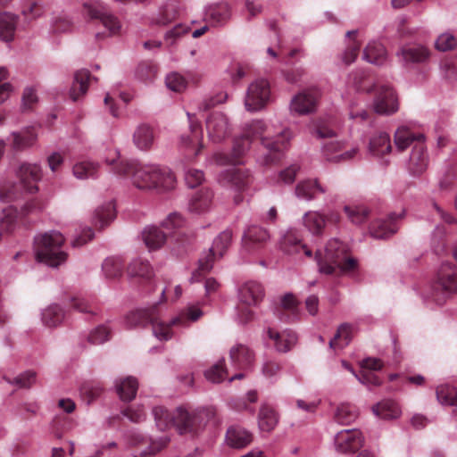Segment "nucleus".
Listing matches in <instances>:
<instances>
[{
  "mask_svg": "<svg viewBox=\"0 0 457 457\" xmlns=\"http://www.w3.org/2000/svg\"><path fill=\"white\" fill-rule=\"evenodd\" d=\"M270 136V129L262 120H253L245 126L244 134L235 139L231 155L217 154L215 161L219 164L240 163V158L249 150L252 142L260 138L262 145L267 150L263 157V164H274L281 159L282 152L287 147L292 133L289 129H284L275 138Z\"/></svg>",
  "mask_w": 457,
  "mask_h": 457,
  "instance_id": "obj_1",
  "label": "nucleus"
},
{
  "mask_svg": "<svg viewBox=\"0 0 457 457\" xmlns=\"http://www.w3.org/2000/svg\"><path fill=\"white\" fill-rule=\"evenodd\" d=\"M156 426L161 430L174 425L179 434L196 435L210 421L216 423V409L213 406L196 409L179 407L173 414L162 406L153 409Z\"/></svg>",
  "mask_w": 457,
  "mask_h": 457,
  "instance_id": "obj_2",
  "label": "nucleus"
},
{
  "mask_svg": "<svg viewBox=\"0 0 457 457\" xmlns=\"http://www.w3.org/2000/svg\"><path fill=\"white\" fill-rule=\"evenodd\" d=\"M348 252L345 243L337 239L328 241L324 253H316L320 271L328 275L353 271L357 268V261L350 257Z\"/></svg>",
  "mask_w": 457,
  "mask_h": 457,
  "instance_id": "obj_3",
  "label": "nucleus"
},
{
  "mask_svg": "<svg viewBox=\"0 0 457 457\" xmlns=\"http://www.w3.org/2000/svg\"><path fill=\"white\" fill-rule=\"evenodd\" d=\"M395 144L399 152L413 145L409 162V170L414 175L424 172L428 166V156L422 134H415L411 129L401 127L395 133Z\"/></svg>",
  "mask_w": 457,
  "mask_h": 457,
  "instance_id": "obj_4",
  "label": "nucleus"
},
{
  "mask_svg": "<svg viewBox=\"0 0 457 457\" xmlns=\"http://www.w3.org/2000/svg\"><path fill=\"white\" fill-rule=\"evenodd\" d=\"M63 236L58 231H50L35 238V253L39 262L50 267L63 263L68 254L62 250L64 244Z\"/></svg>",
  "mask_w": 457,
  "mask_h": 457,
  "instance_id": "obj_5",
  "label": "nucleus"
},
{
  "mask_svg": "<svg viewBox=\"0 0 457 457\" xmlns=\"http://www.w3.org/2000/svg\"><path fill=\"white\" fill-rule=\"evenodd\" d=\"M107 162L112 165V170L120 176H131L133 184L140 189H154V182L153 176L156 170L154 164L140 165L134 160H119L118 162Z\"/></svg>",
  "mask_w": 457,
  "mask_h": 457,
  "instance_id": "obj_6",
  "label": "nucleus"
},
{
  "mask_svg": "<svg viewBox=\"0 0 457 457\" xmlns=\"http://www.w3.org/2000/svg\"><path fill=\"white\" fill-rule=\"evenodd\" d=\"M126 322L129 328L145 327L151 324L154 336L160 340H168L172 336L170 325L159 321L157 304L131 312L127 316Z\"/></svg>",
  "mask_w": 457,
  "mask_h": 457,
  "instance_id": "obj_7",
  "label": "nucleus"
},
{
  "mask_svg": "<svg viewBox=\"0 0 457 457\" xmlns=\"http://www.w3.org/2000/svg\"><path fill=\"white\" fill-rule=\"evenodd\" d=\"M455 293H457V268L450 262L443 263L432 287V300L436 304L443 305Z\"/></svg>",
  "mask_w": 457,
  "mask_h": 457,
  "instance_id": "obj_8",
  "label": "nucleus"
},
{
  "mask_svg": "<svg viewBox=\"0 0 457 457\" xmlns=\"http://www.w3.org/2000/svg\"><path fill=\"white\" fill-rule=\"evenodd\" d=\"M233 231L226 228L213 239L212 247L204 258L199 260L198 270L194 273V278L208 273L213 267L216 260L222 258L232 244Z\"/></svg>",
  "mask_w": 457,
  "mask_h": 457,
  "instance_id": "obj_9",
  "label": "nucleus"
},
{
  "mask_svg": "<svg viewBox=\"0 0 457 457\" xmlns=\"http://www.w3.org/2000/svg\"><path fill=\"white\" fill-rule=\"evenodd\" d=\"M270 84L265 79L253 82L247 90L245 104L249 111H258L264 107L270 100Z\"/></svg>",
  "mask_w": 457,
  "mask_h": 457,
  "instance_id": "obj_10",
  "label": "nucleus"
},
{
  "mask_svg": "<svg viewBox=\"0 0 457 457\" xmlns=\"http://www.w3.org/2000/svg\"><path fill=\"white\" fill-rule=\"evenodd\" d=\"M84 9L92 20H99L111 35H116L120 32V22L115 16L108 12L101 4H85Z\"/></svg>",
  "mask_w": 457,
  "mask_h": 457,
  "instance_id": "obj_11",
  "label": "nucleus"
},
{
  "mask_svg": "<svg viewBox=\"0 0 457 457\" xmlns=\"http://www.w3.org/2000/svg\"><path fill=\"white\" fill-rule=\"evenodd\" d=\"M269 239L270 234L266 228L252 225L243 234L242 246L247 253H254L263 248Z\"/></svg>",
  "mask_w": 457,
  "mask_h": 457,
  "instance_id": "obj_12",
  "label": "nucleus"
},
{
  "mask_svg": "<svg viewBox=\"0 0 457 457\" xmlns=\"http://www.w3.org/2000/svg\"><path fill=\"white\" fill-rule=\"evenodd\" d=\"M364 438L358 429H345L338 432L335 437V445L340 453H354L363 445Z\"/></svg>",
  "mask_w": 457,
  "mask_h": 457,
  "instance_id": "obj_13",
  "label": "nucleus"
},
{
  "mask_svg": "<svg viewBox=\"0 0 457 457\" xmlns=\"http://www.w3.org/2000/svg\"><path fill=\"white\" fill-rule=\"evenodd\" d=\"M374 108L379 114H391L397 111V98L392 87L388 86L377 87Z\"/></svg>",
  "mask_w": 457,
  "mask_h": 457,
  "instance_id": "obj_14",
  "label": "nucleus"
},
{
  "mask_svg": "<svg viewBox=\"0 0 457 457\" xmlns=\"http://www.w3.org/2000/svg\"><path fill=\"white\" fill-rule=\"evenodd\" d=\"M274 314L284 322H294L298 320V302L292 294L285 295L276 305Z\"/></svg>",
  "mask_w": 457,
  "mask_h": 457,
  "instance_id": "obj_15",
  "label": "nucleus"
},
{
  "mask_svg": "<svg viewBox=\"0 0 457 457\" xmlns=\"http://www.w3.org/2000/svg\"><path fill=\"white\" fill-rule=\"evenodd\" d=\"M251 181L248 170L236 167L227 169L220 174V182L237 191H244Z\"/></svg>",
  "mask_w": 457,
  "mask_h": 457,
  "instance_id": "obj_16",
  "label": "nucleus"
},
{
  "mask_svg": "<svg viewBox=\"0 0 457 457\" xmlns=\"http://www.w3.org/2000/svg\"><path fill=\"white\" fill-rule=\"evenodd\" d=\"M319 97L320 92L316 88L303 91L293 98L292 110L300 114L311 112L315 109Z\"/></svg>",
  "mask_w": 457,
  "mask_h": 457,
  "instance_id": "obj_17",
  "label": "nucleus"
},
{
  "mask_svg": "<svg viewBox=\"0 0 457 457\" xmlns=\"http://www.w3.org/2000/svg\"><path fill=\"white\" fill-rule=\"evenodd\" d=\"M229 358L235 369L239 370H247L251 369L254 362V353L247 346L237 344L229 351Z\"/></svg>",
  "mask_w": 457,
  "mask_h": 457,
  "instance_id": "obj_18",
  "label": "nucleus"
},
{
  "mask_svg": "<svg viewBox=\"0 0 457 457\" xmlns=\"http://www.w3.org/2000/svg\"><path fill=\"white\" fill-rule=\"evenodd\" d=\"M403 214H390L386 219H378L370 226V234L374 238L383 239L394 235L397 231L396 220Z\"/></svg>",
  "mask_w": 457,
  "mask_h": 457,
  "instance_id": "obj_19",
  "label": "nucleus"
},
{
  "mask_svg": "<svg viewBox=\"0 0 457 457\" xmlns=\"http://www.w3.org/2000/svg\"><path fill=\"white\" fill-rule=\"evenodd\" d=\"M206 129L212 141H221L228 135V122L227 117L220 112L212 113L206 121Z\"/></svg>",
  "mask_w": 457,
  "mask_h": 457,
  "instance_id": "obj_20",
  "label": "nucleus"
},
{
  "mask_svg": "<svg viewBox=\"0 0 457 457\" xmlns=\"http://www.w3.org/2000/svg\"><path fill=\"white\" fill-rule=\"evenodd\" d=\"M42 176L41 168L37 164L23 163L18 170V177L24 188L29 193L37 190V183Z\"/></svg>",
  "mask_w": 457,
  "mask_h": 457,
  "instance_id": "obj_21",
  "label": "nucleus"
},
{
  "mask_svg": "<svg viewBox=\"0 0 457 457\" xmlns=\"http://www.w3.org/2000/svg\"><path fill=\"white\" fill-rule=\"evenodd\" d=\"M357 148L345 150V145L338 141H329L323 146V154L329 162H339L351 160L357 153Z\"/></svg>",
  "mask_w": 457,
  "mask_h": 457,
  "instance_id": "obj_22",
  "label": "nucleus"
},
{
  "mask_svg": "<svg viewBox=\"0 0 457 457\" xmlns=\"http://www.w3.org/2000/svg\"><path fill=\"white\" fill-rule=\"evenodd\" d=\"M264 296L262 286L256 281L245 283L239 290V301L243 305L255 306Z\"/></svg>",
  "mask_w": 457,
  "mask_h": 457,
  "instance_id": "obj_23",
  "label": "nucleus"
},
{
  "mask_svg": "<svg viewBox=\"0 0 457 457\" xmlns=\"http://www.w3.org/2000/svg\"><path fill=\"white\" fill-rule=\"evenodd\" d=\"M129 445L131 446L147 445L146 450H143L134 457H154L155 453L166 446L167 440L162 438L159 441L153 442L150 438L141 434L134 433L129 436Z\"/></svg>",
  "mask_w": 457,
  "mask_h": 457,
  "instance_id": "obj_24",
  "label": "nucleus"
},
{
  "mask_svg": "<svg viewBox=\"0 0 457 457\" xmlns=\"http://www.w3.org/2000/svg\"><path fill=\"white\" fill-rule=\"evenodd\" d=\"M190 123V136H182L181 143L188 147L190 151L196 156L203 148L202 140V128L200 123L195 119V115L187 113Z\"/></svg>",
  "mask_w": 457,
  "mask_h": 457,
  "instance_id": "obj_25",
  "label": "nucleus"
},
{
  "mask_svg": "<svg viewBox=\"0 0 457 457\" xmlns=\"http://www.w3.org/2000/svg\"><path fill=\"white\" fill-rule=\"evenodd\" d=\"M213 193L209 188H203L195 192L189 202V211L195 213H203L210 210L212 204Z\"/></svg>",
  "mask_w": 457,
  "mask_h": 457,
  "instance_id": "obj_26",
  "label": "nucleus"
},
{
  "mask_svg": "<svg viewBox=\"0 0 457 457\" xmlns=\"http://www.w3.org/2000/svg\"><path fill=\"white\" fill-rule=\"evenodd\" d=\"M326 189L317 179H306L299 182L295 187V195L306 201L314 199L318 194H324Z\"/></svg>",
  "mask_w": 457,
  "mask_h": 457,
  "instance_id": "obj_27",
  "label": "nucleus"
},
{
  "mask_svg": "<svg viewBox=\"0 0 457 457\" xmlns=\"http://www.w3.org/2000/svg\"><path fill=\"white\" fill-rule=\"evenodd\" d=\"M154 141V129L147 124L138 125L133 133V143L140 150H149Z\"/></svg>",
  "mask_w": 457,
  "mask_h": 457,
  "instance_id": "obj_28",
  "label": "nucleus"
},
{
  "mask_svg": "<svg viewBox=\"0 0 457 457\" xmlns=\"http://www.w3.org/2000/svg\"><path fill=\"white\" fill-rule=\"evenodd\" d=\"M268 336L274 341L277 350L283 353L289 351L297 341V336L292 330H285L279 333L269 328Z\"/></svg>",
  "mask_w": 457,
  "mask_h": 457,
  "instance_id": "obj_29",
  "label": "nucleus"
},
{
  "mask_svg": "<svg viewBox=\"0 0 457 457\" xmlns=\"http://www.w3.org/2000/svg\"><path fill=\"white\" fill-rule=\"evenodd\" d=\"M280 248L288 254L298 253L303 250L306 256H312V251L305 245L302 244L301 239L293 231L287 232L283 237L280 242Z\"/></svg>",
  "mask_w": 457,
  "mask_h": 457,
  "instance_id": "obj_30",
  "label": "nucleus"
},
{
  "mask_svg": "<svg viewBox=\"0 0 457 457\" xmlns=\"http://www.w3.org/2000/svg\"><path fill=\"white\" fill-rule=\"evenodd\" d=\"M168 233L157 227H148L142 233V238L149 250L161 248L167 240Z\"/></svg>",
  "mask_w": 457,
  "mask_h": 457,
  "instance_id": "obj_31",
  "label": "nucleus"
},
{
  "mask_svg": "<svg viewBox=\"0 0 457 457\" xmlns=\"http://www.w3.org/2000/svg\"><path fill=\"white\" fill-rule=\"evenodd\" d=\"M369 150L375 156H384L392 150L390 137L387 133L378 132L370 139Z\"/></svg>",
  "mask_w": 457,
  "mask_h": 457,
  "instance_id": "obj_32",
  "label": "nucleus"
},
{
  "mask_svg": "<svg viewBox=\"0 0 457 457\" xmlns=\"http://www.w3.org/2000/svg\"><path fill=\"white\" fill-rule=\"evenodd\" d=\"M116 217L115 204L113 201L105 203L99 206L94 215V225L99 229H102L104 226H107Z\"/></svg>",
  "mask_w": 457,
  "mask_h": 457,
  "instance_id": "obj_33",
  "label": "nucleus"
},
{
  "mask_svg": "<svg viewBox=\"0 0 457 457\" xmlns=\"http://www.w3.org/2000/svg\"><path fill=\"white\" fill-rule=\"evenodd\" d=\"M138 382L136 378L129 376L116 381V391L120 398L124 402L132 401L137 395Z\"/></svg>",
  "mask_w": 457,
  "mask_h": 457,
  "instance_id": "obj_34",
  "label": "nucleus"
},
{
  "mask_svg": "<svg viewBox=\"0 0 457 457\" xmlns=\"http://www.w3.org/2000/svg\"><path fill=\"white\" fill-rule=\"evenodd\" d=\"M90 79V73L87 70H80L75 73L74 81L70 91L72 101H78L80 96L87 93Z\"/></svg>",
  "mask_w": 457,
  "mask_h": 457,
  "instance_id": "obj_35",
  "label": "nucleus"
},
{
  "mask_svg": "<svg viewBox=\"0 0 457 457\" xmlns=\"http://www.w3.org/2000/svg\"><path fill=\"white\" fill-rule=\"evenodd\" d=\"M155 168L156 170H154V173L157 176H153L154 182V188L163 191L174 188L176 179L170 170L166 167H161L159 165H155Z\"/></svg>",
  "mask_w": 457,
  "mask_h": 457,
  "instance_id": "obj_36",
  "label": "nucleus"
},
{
  "mask_svg": "<svg viewBox=\"0 0 457 457\" xmlns=\"http://www.w3.org/2000/svg\"><path fill=\"white\" fill-rule=\"evenodd\" d=\"M252 439V435L239 427H231L227 431L228 444L234 448H243L249 445Z\"/></svg>",
  "mask_w": 457,
  "mask_h": 457,
  "instance_id": "obj_37",
  "label": "nucleus"
},
{
  "mask_svg": "<svg viewBox=\"0 0 457 457\" xmlns=\"http://www.w3.org/2000/svg\"><path fill=\"white\" fill-rule=\"evenodd\" d=\"M128 275L132 278H138L143 282H149L153 278V270L148 262L138 259L129 263Z\"/></svg>",
  "mask_w": 457,
  "mask_h": 457,
  "instance_id": "obj_38",
  "label": "nucleus"
},
{
  "mask_svg": "<svg viewBox=\"0 0 457 457\" xmlns=\"http://www.w3.org/2000/svg\"><path fill=\"white\" fill-rule=\"evenodd\" d=\"M185 220L181 214L174 212L170 214L162 222V227L168 231L170 237H175L178 241H183L185 236L183 227Z\"/></svg>",
  "mask_w": 457,
  "mask_h": 457,
  "instance_id": "obj_39",
  "label": "nucleus"
},
{
  "mask_svg": "<svg viewBox=\"0 0 457 457\" xmlns=\"http://www.w3.org/2000/svg\"><path fill=\"white\" fill-rule=\"evenodd\" d=\"M278 421V417L273 408L267 404L261 407L258 415V424L261 430L270 432L274 429Z\"/></svg>",
  "mask_w": 457,
  "mask_h": 457,
  "instance_id": "obj_40",
  "label": "nucleus"
},
{
  "mask_svg": "<svg viewBox=\"0 0 457 457\" xmlns=\"http://www.w3.org/2000/svg\"><path fill=\"white\" fill-rule=\"evenodd\" d=\"M353 328L349 323H343L340 325L336 335L329 342L330 348H344L348 345L353 338Z\"/></svg>",
  "mask_w": 457,
  "mask_h": 457,
  "instance_id": "obj_41",
  "label": "nucleus"
},
{
  "mask_svg": "<svg viewBox=\"0 0 457 457\" xmlns=\"http://www.w3.org/2000/svg\"><path fill=\"white\" fill-rule=\"evenodd\" d=\"M303 225L313 235H320L326 225V217L317 212H308L303 216Z\"/></svg>",
  "mask_w": 457,
  "mask_h": 457,
  "instance_id": "obj_42",
  "label": "nucleus"
},
{
  "mask_svg": "<svg viewBox=\"0 0 457 457\" xmlns=\"http://www.w3.org/2000/svg\"><path fill=\"white\" fill-rule=\"evenodd\" d=\"M373 412L381 419L391 420L399 417L401 411L395 402L385 400L373 407Z\"/></svg>",
  "mask_w": 457,
  "mask_h": 457,
  "instance_id": "obj_43",
  "label": "nucleus"
},
{
  "mask_svg": "<svg viewBox=\"0 0 457 457\" xmlns=\"http://www.w3.org/2000/svg\"><path fill=\"white\" fill-rule=\"evenodd\" d=\"M363 55L367 62L380 65L386 59V50L380 43L371 42L365 47Z\"/></svg>",
  "mask_w": 457,
  "mask_h": 457,
  "instance_id": "obj_44",
  "label": "nucleus"
},
{
  "mask_svg": "<svg viewBox=\"0 0 457 457\" xmlns=\"http://www.w3.org/2000/svg\"><path fill=\"white\" fill-rule=\"evenodd\" d=\"M401 53L406 62H423L429 57V51L420 46L403 47Z\"/></svg>",
  "mask_w": 457,
  "mask_h": 457,
  "instance_id": "obj_45",
  "label": "nucleus"
},
{
  "mask_svg": "<svg viewBox=\"0 0 457 457\" xmlns=\"http://www.w3.org/2000/svg\"><path fill=\"white\" fill-rule=\"evenodd\" d=\"M16 29V18L11 13L0 14V38L4 41H11L13 38Z\"/></svg>",
  "mask_w": 457,
  "mask_h": 457,
  "instance_id": "obj_46",
  "label": "nucleus"
},
{
  "mask_svg": "<svg viewBox=\"0 0 457 457\" xmlns=\"http://www.w3.org/2000/svg\"><path fill=\"white\" fill-rule=\"evenodd\" d=\"M357 35V30H350L346 32V37H349V43L346 46V49L343 54V62L349 65L353 62L360 52L361 43L356 40L355 37Z\"/></svg>",
  "mask_w": 457,
  "mask_h": 457,
  "instance_id": "obj_47",
  "label": "nucleus"
},
{
  "mask_svg": "<svg viewBox=\"0 0 457 457\" xmlns=\"http://www.w3.org/2000/svg\"><path fill=\"white\" fill-rule=\"evenodd\" d=\"M64 319V312L58 304H53L44 310L43 323L47 327H56Z\"/></svg>",
  "mask_w": 457,
  "mask_h": 457,
  "instance_id": "obj_48",
  "label": "nucleus"
},
{
  "mask_svg": "<svg viewBox=\"0 0 457 457\" xmlns=\"http://www.w3.org/2000/svg\"><path fill=\"white\" fill-rule=\"evenodd\" d=\"M12 148L21 150L30 146L36 140V133L33 128H29L24 131L12 133Z\"/></svg>",
  "mask_w": 457,
  "mask_h": 457,
  "instance_id": "obj_49",
  "label": "nucleus"
},
{
  "mask_svg": "<svg viewBox=\"0 0 457 457\" xmlns=\"http://www.w3.org/2000/svg\"><path fill=\"white\" fill-rule=\"evenodd\" d=\"M206 15L213 24H222L229 19L230 9L227 4H217L211 6L207 11Z\"/></svg>",
  "mask_w": 457,
  "mask_h": 457,
  "instance_id": "obj_50",
  "label": "nucleus"
},
{
  "mask_svg": "<svg viewBox=\"0 0 457 457\" xmlns=\"http://www.w3.org/2000/svg\"><path fill=\"white\" fill-rule=\"evenodd\" d=\"M123 261L119 257H110L104 260L102 269L108 278H118L122 275Z\"/></svg>",
  "mask_w": 457,
  "mask_h": 457,
  "instance_id": "obj_51",
  "label": "nucleus"
},
{
  "mask_svg": "<svg viewBox=\"0 0 457 457\" xmlns=\"http://www.w3.org/2000/svg\"><path fill=\"white\" fill-rule=\"evenodd\" d=\"M98 163L88 161L79 162L73 166V174L79 179L95 178L98 172Z\"/></svg>",
  "mask_w": 457,
  "mask_h": 457,
  "instance_id": "obj_52",
  "label": "nucleus"
},
{
  "mask_svg": "<svg viewBox=\"0 0 457 457\" xmlns=\"http://www.w3.org/2000/svg\"><path fill=\"white\" fill-rule=\"evenodd\" d=\"M358 416L357 408L349 403H342L337 409L335 419L342 425H348Z\"/></svg>",
  "mask_w": 457,
  "mask_h": 457,
  "instance_id": "obj_53",
  "label": "nucleus"
},
{
  "mask_svg": "<svg viewBox=\"0 0 457 457\" xmlns=\"http://www.w3.org/2000/svg\"><path fill=\"white\" fill-rule=\"evenodd\" d=\"M436 397L443 404L455 406L457 413V389L448 385H443L436 388Z\"/></svg>",
  "mask_w": 457,
  "mask_h": 457,
  "instance_id": "obj_54",
  "label": "nucleus"
},
{
  "mask_svg": "<svg viewBox=\"0 0 457 457\" xmlns=\"http://www.w3.org/2000/svg\"><path fill=\"white\" fill-rule=\"evenodd\" d=\"M345 214L352 223L359 225L363 223L369 217V210L362 205H345Z\"/></svg>",
  "mask_w": 457,
  "mask_h": 457,
  "instance_id": "obj_55",
  "label": "nucleus"
},
{
  "mask_svg": "<svg viewBox=\"0 0 457 457\" xmlns=\"http://www.w3.org/2000/svg\"><path fill=\"white\" fill-rule=\"evenodd\" d=\"M228 371L225 367L224 360H221L216 364L212 365L204 373L206 379L212 383H220L225 379V378L228 377Z\"/></svg>",
  "mask_w": 457,
  "mask_h": 457,
  "instance_id": "obj_56",
  "label": "nucleus"
},
{
  "mask_svg": "<svg viewBox=\"0 0 457 457\" xmlns=\"http://www.w3.org/2000/svg\"><path fill=\"white\" fill-rule=\"evenodd\" d=\"M18 217V211L12 205H10L3 210L2 216L0 217V227L3 230L9 233L12 232Z\"/></svg>",
  "mask_w": 457,
  "mask_h": 457,
  "instance_id": "obj_57",
  "label": "nucleus"
},
{
  "mask_svg": "<svg viewBox=\"0 0 457 457\" xmlns=\"http://www.w3.org/2000/svg\"><path fill=\"white\" fill-rule=\"evenodd\" d=\"M156 73L157 67L150 62H141L137 70V78L145 82L152 81L155 78Z\"/></svg>",
  "mask_w": 457,
  "mask_h": 457,
  "instance_id": "obj_58",
  "label": "nucleus"
},
{
  "mask_svg": "<svg viewBox=\"0 0 457 457\" xmlns=\"http://www.w3.org/2000/svg\"><path fill=\"white\" fill-rule=\"evenodd\" d=\"M435 46L439 51H450L457 46V39L451 33H443L437 37Z\"/></svg>",
  "mask_w": 457,
  "mask_h": 457,
  "instance_id": "obj_59",
  "label": "nucleus"
},
{
  "mask_svg": "<svg viewBox=\"0 0 457 457\" xmlns=\"http://www.w3.org/2000/svg\"><path fill=\"white\" fill-rule=\"evenodd\" d=\"M349 83H351L357 91L369 92L370 90V83H367V75L362 71H358L351 74Z\"/></svg>",
  "mask_w": 457,
  "mask_h": 457,
  "instance_id": "obj_60",
  "label": "nucleus"
},
{
  "mask_svg": "<svg viewBox=\"0 0 457 457\" xmlns=\"http://www.w3.org/2000/svg\"><path fill=\"white\" fill-rule=\"evenodd\" d=\"M167 87L175 92H181L186 89L187 82L186 79L177 72H172L166 77Z\"/></svg>",
  "mask_w": 457,
  "mask_h": 457,
  "instance_id": "obj_61",
  "label": "nucleus"
},
{
  "mask_svg": "<svg viewBox=\"0 0 457 457\" xmlns=\"http://www.w3.org/2000/svg\"><path fill=\"white\" fill-rule=\"evenodd\" d=\"M110 329L105 326H99L90 332L87 340L92 345H101L110 338Z\"/></svg>",
  "mask_w": 457,
  "mask_h": 457,
  "instance_id": "obj_62",
  "label": "nucleus"
},
{
  "mask_svg": "<svg viewBox=\"0 0 457 457\" xmlns=\"http://www.w3.org/2000/svg\"><path fill=\"white\" fill-rule=\"evenodd\" d=\"M202 314H203V312L199 308L190 307L187 310V313L174 318L171 320L170 325V326L171 325H177V326L183 325L184 326L186 324V322H187L188 320H190V321L197 320L202 316Z\"/></svg>",
  "mask_w": 457,
  "mask_h": 457,
  "instance_id": "obj_63",
  "label": "nucleus"
},
{
  "mask_svg": "<svg viewBox=\"0 0 457 457\" xmlns=\"http://www.w3.org/2000/svg\"><path fill=\"white\" fill-rule=\"evenodd\" d=\"M36 378V372L30 370L25 371L14 378L13 384L20 388H29L35 384Z\"/></svg>",
  "mask_w": 457,
  "mask_h": 457,
  "instance_id": "obj_64",
  "label": "nucleus"
}]
</instances>
